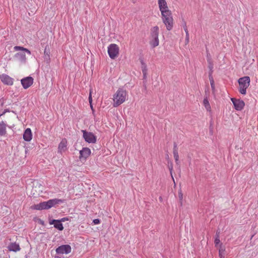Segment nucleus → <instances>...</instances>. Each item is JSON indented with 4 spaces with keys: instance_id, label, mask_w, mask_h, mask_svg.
I'll return each mask as SVG.
<instances>
[{
    "instance_id": "f257e3e1",
    "label": "nucleus",
    "mask_w": 258,
    "mask_h": 258,
    "mask_svg": "<svg viewBox=\"0 0 258 258\" xmlns=\"http://www.w3.org/2000/svg\"><path fill=\"white\" fill-rule=\"evenodd\" d=\"M127 92L125 90L119 88L113 95L112 105L113 107H117L123 103L127 99Z\"/></svg>"
},
{
    "instance_id": "f03ea898",
    "label": "nucleus",
    "mask_w": 258,
    "mask_h": 258,
    "mask_svg": "<svg viewBox=\"0 0 258 258\" xmlns=\"http://www.w3.org/2000/svg\"><path fill=\"white\" fill-rule=\"evenodd\" d=\"M60 202H61L60 200L56 199H51L46 202H43L38 204L32 205L31 206V209L36 210H47L51 208Z\"/></svg>"
},
{
    "instance_id": "7ed1b4c3",
    "label": "nucleus",
    "mask_w": 258,
    "mask_h": 258,
    "mask_svg": "<svg viewBox=\"0 0 258 258\" xmlns=\"http://www.w3.org/2000/svg\"><path fill=\"white\" fill-rule=\"evenodd\" d=\"M163 23L168 31L172 29L174 25V20L171 11L161 13Z\"/></svg>"
},
{
    "instance_id": "20e7f679",
    "label": "nucleus",
    "mask_w": 258,
    "mask_h": 258,
    "mask_svg": "<svg viewBox=\"0 0 258 258\" xmlns=\"http://www.w3.org/2000/svg\"><path fill=\"white\" fill-rule=\"evenodd\" d=\"M159 28L157 26L152 27L151 29V39L150 44L152 47H156L159 44L158 38Z\"/></svg>"
},
{
    "instance_id": "39448f33",
    "label": "nucleus",
    "mask_w": 258,
    "mask_h": 258,
    "mask_svg": "<svg viewBox=\"0 0 258 258\" xmlns=\"http://www.w3.org/2000/svg\"><path fill=\"white\" fill-rule=\"evenodd\" d=\"M238 83L239 85V92L242 94L245 95L246 93V89L249 87L250 85L249 77L248 76H245L241 78L238 80Z\"/></svg>"
},
{
    "instance_id": "423d86ee",
    "label": "nucleus",
    "mask_w": 258,
    "mask_h": 258,
    "mask_svg": "<svg viewBox=\"0 0 258 258\" xmlns=\"http://www.w3.org/2000/svg\"><path fill=\"white\" fill-rule=\"evenodd\" d=\"M107 51L109 57L111 59H115L118 56L119 47L117 44L112 43L108 46Z\"/></svg>"
},
{
    "instance_id": "0eeeda50",
    "label": "nucleus",
    "mask_w": 258,
    "mask_h": 258,
    "mask_svg": "<svg viewBox=\"0 0 258 258\" xmlns=\"http://www.w3.org/2000/svg\"><path fill=\"white\" fill-rule=\"evenodd\" d=\"M83 137L85 141L88 143H95L96 142V137L91 132H87L85 130H82Z\"/></svg>"
},
{
    "instance_id": "6e6552de",
    "label": "nucleus",
    "mask_w": 258,
    "mask_h": 258,
    "mask_svg": "<svg viewBox=\"0 0 258 258\" xmlns=\"http://www.w3.org/2000/svg\"><path fill=\"white\" fill-rule=\"evenodd\" d=\"M91 154V150L87 147L83 148L80 151V156L79 157L80 160L81 162H85L87 159L90 156Z\"/></svg>"
},
{
    "instance_id": "1a4fd4ad",
    "label": "nucleus",
    "mask_w": 258,
    "mask_h": 258,
    "mask_svg": "<svg viewBox=\"0 0 258 258\" xmlns=\"http://www.w3.org/2000/svg\"><path fill=\"white\" fill-rule=\"evenodd\" d=\"M231 100L233 104L234 108L236 110L240 111L243 109L245 103L243 100L237 99L234 98H231Z\"/></svg>"
},
{
    "instance_id": "9d476101",
    "label": "nucleus",
    "mask_w": 258,
    "mask_h": 258,
    "mask_svg": "<svg viewBox=\"0 0 258 258\" xmlns=\"http://www.w3.org/2000/svg\"><path fill=\"white\" fill-rule=\"evenodd\" d=\"M34 79L31 77H27L23 78L21 80V84L24 89H26L32 85Z\"/></svg>"
},
{
    "instance_id": "9b49d317",
    "label": "nucleus",
    "mask_w": 258,
    "mask_h": 258,
    "mask_svg": "<svg viewBox=\"0 0 258 258\" xmlns=\"http://www.w3.org/2000/svg\"><path fill=\"white\" fill-rule=\"evenodd\" d=\"M71 247L69 245H62L56 249V252L58 254H68L71 252Z\"/></svg>"
},
{
    "instance_id": "f8f14e48",
    "label": "nucleus",
    "mask_w": 258,
    "mask_h": 258,
    "mask_svg": "<svg viewBox=\"0 0 258 258\" xmlns=\"http://www.w3.org/2000/svg\"><path fill=\"white\" fill-rule=\"evenodd\" d=\"M0 80L5 85L12 86L14 84V79L7 74L0 75Z\"/></svg>"
},
{
    "instance_id": "ddd939ff",
    "label": "nucleus",
    "mask_w": 258,
    "mask_h": 258,
    "mask_svg": "<svg viewBox=\"0 0 258 258\" xmlns=\"http://www.w3.org/2000/svg\"><path fill=\"white\" fill-rule=\"evenodd\" d=\"M43 189V186L41 184L37 183L35 186L33 187L31 195L35 197L39 196L42 193Z\"/></svg>"
},
{
    "instance_id": "4468645a",
    "label": "nucleus",
    "mask_w": 258,
    "mask_h": 258,
    "mask_svg": "<svg viewBox=\"0 0 258 258\" xmlns=\"http://www.w3.org/2000/svg\"><path fill=\"white\" fill-rule=\"evenodd\" d=\"M158 5L161 13L170 11L166 0H158Z\"/></svg>"
},
{
    "instance_id": "2eb2a0df",
    "label": "nucleus",
    "mask_w": 258,
    "mask_h": 258,
    "mask_svg": "<svg viewBox=\"0 0 258 258\" xmlns=\"http://www.w3.org/2000/svg\"><path fill=\"white\" fill-rule=\"evenodd\" d=\"M68 142L66 139H62L58 145V152L60 153L66 152L67 149Z\"/></svg>"
},
{
    "instance_id": "dca6fc26",
    "label": "nucleus",
    "mask_w": 258,
    "mask_h": 258,
    "mask_svg": "<svg viewBox=\"0 0 258 258\" xmlns=\"http://www.w3.org/2000/svg\"><path fill=\"white\" fill-rule=\"evenodd\" d=\"M23 138L26 142H30L32 139V133L30 128H27L25 130Z\"/></svg>"
},
{
    "instance_id": "f3484780",
    "label": "nucleus",
    "mask_w": 258,
    "mask_h": 258,
    "mask_svg": "<svg viewBox=\"0 0 258 258\" xmlns=\"http://www.w3.org/2000/svg\"><path fill=\"white\" fill-rule=\"evenodd\" d=\"M49 224L50 225L53 224L54 227L59 230L61 231L63 229V225L59 220H52L49 221Z\"/></svg>"
},
{
    "instance_id": "a211bd4d",
    "label": "nucleus",
    "mask_w": 258,
    "mask_h": 258,
    "mask_svg": "<svg viewBox=\"0 0 258 258\" xmlns=\"http://www.w3.org/2000/svg\"><path fill=\"white\" fill-rule=\"evenodd\" d=\"M8 248L10 251H14V252H17V251H20L21 249V248H20L19 244H18L16 242H13V243H10L9 245Z\"/></svg>"
},
{
    "instance_id": "6ab92c4d",
    "label": "nucleus",
    "mask_w": 258,
    "mask_h": 258,
    "mask_svg": "<svg viewBox=\"0 0 258 258\" xmlns=\"http://www.w3.org/2000/svg\"><path fill=\"white\" fill-rule=\"evenodd\" d=\"M7 134V124L4 121L0 122V136H5Z\"/></svg>"
},
{
    "instance_id": "aec40b11",
    "label": "nucleus",
    "mask_w": 258,
    "mask_h": 258,
    "mask_svg": "<svg viewBox=\"0 0 258 258\" xmlns=\"http://www.w3.org/2000/svg\"><path fill=\"white\" fill-rule=\"evenodd\" d=\"M203 105L206 109L207 111L209 112L210 113H212V108L209 103V101L207 98H204L203 100Z\"/></svg>"
},
{
    "instance_id": "412c9836",
    "label": "nucleus",
    "mask_w": 258,
    "mask_h": 258,
    "mask_svg": "<svg viewBox=\"0 0 258 258\" xmlns=\"http://www.w3.org/2000/svg\"><path fill=\"white\" fill-rule=\"evenodd\" d=\"M44 58L47 63H49L50 62V51L49 48H47V46L45 47L44 49Z\"/></svg>"
},
{
    "instance_id": "4be33fe9",
    "label": "nucleus",
    "mask_w": 258,
    "mask_h": 258,
    "mask_svg": "<svg viewBox=\"0 0 258 258\" xmlns=\"http://www.w3.org/2000/svg\"><path fill=\"white\" fill-rule=\"evenodd\" d=\"M15 56L18 58L22 61H25L26 59V55L24 52L17 53Z\"/></svg>"
},
{
    "instance_id": "5701e85b",
    "label": "nucleus",
    "mask_w": 258,
    "mask_h": 258,
    "mask_svg": "<svg viewBox=\"0 0 258 258\" xmlns=\"http://www.w3.org/2000/svg\"><path fill=\"white\" fill-rule=\"evenodd\" d=\"M173 154L174 158L176 162H177L179 160V156H178V148H177L176 145H175L174 146Z\"/></svg>"
},
{
    "instance_id": "b1692460",
    "label": "nucleus",
    "mask_w": 258,
    "mask_h": 258,
    "mask_svg": "<svg viewBox=\"0 0 258 258\" xmlns=\"http://www.w3.org/2000/svg\"><path fill=\"white\" fill-rule=\"evenodd\" d=\"M14 49L15 51L23 50L29 54H31V52L29 50L22 46H16L14 47Z\"/></svg>"
},
{
    "instance_id": "393cba45",
    "label": "nucleus",
    "mask_w": 258,
    "mask_h": 258,
    "mask_svg": "<svg viewBox=\"0 0 258 258\" xmlns=\"http://www.w3.org/2000/svg\"><path fill=\"white\" fill-rule=\"evenodd\" d=\"M225 251V248L222 246V244H220V247L219 248V254L220 258H224V253Z\"/></svg>"
},
{
    "instance_id": "a878e982",
    "label": "nucleus",
    "mask_w": 258,
    "mask_h": 258,
    "mask_svg": "<svg viewBox=\"0 0 258 258\" xmlns=\"http://www.w3.org/2000/svg\"><path fill=\"white\" fill-rule=\"evenodd\" d=\"M214 243H215V246H217L218 244H220V238H219V235H217L216 238H215V241H214Z\"/></svg>"
},
{
    "instance_id": "bb28decb",
    "label": "nucleus",
    "mask_w": 258,
    "mask_h": 258,
    "mask_svg": "<svg viewBox=\"0 0 258 258\" xmlns=\"http://www.w3.org/2000/svg\"><path fill=\"white\" fill-rule=\"evenodd\" d=\"M92 89H90L89 96V102L90 104H91L92 102Z\"/></svg>"
},
{
    "instance_id": "cd10ccee",
    "label": "nucleus",
    "mask_w": 258,
    "mask_h": 258,
    "mask_svg": "<svg viewBox=\"0 0 258 258\" xmlns=\"http://www.w3.org/2000/svg\"><path fill=\"white\" fill-rule=\"evenodd\" d=\"M178 197H179V199L180 200L181 202H182V200L183 199V194L182 193L181 190H179L178 191Z\"/></svg>"
},
{
    "instance_id": "c85d7f7f",
    "label": "nucleus",
    "mask_w": 258,
    "mask_h": 258,
    "mask_svg": "<svg viewBox=\"0 0 258 258\" xmlns=\"http://www.w3.org/2000/svg\"><path fill=\"white\" fill-rule=\"evenodd\" d=\"M169 170L170 171V174H171V177H172V178L173 179V181L174 183H175V181H174L173 176L172 175L173 166L172 165L171 166H170L169 167Z\"/></svg>"
},
{
    "instance_id": "c756f323",
    "label": "nucleus",
    "mask_w": 258,
    "mask_h": 258,
    "mask_svg": "<svg viewBox=\"0 0 258 258\" xmlns=\"http://www.w3.org/2000/svg\"><path fill=\"white\" fill-rule=\"evenodd\" d=\"M147 69L146 68V67L144 66L142 69V72H143L144 78L146 77V76L147 74Z\"/></svg>"
},
{
    "instance_id": "7c9ffc66",
    "label": "nucleus",
    "mask_w": 258,
    "mask_h": 258,
    "mask_svg": "<svg viewBox=\"0 0 258 258\" xmlns=\"http://www.w3.org/2000/svg\"><path fill=\"white\" fill-rule=\"evenodd\" d=\"M4 104V100H0V107H2ZM5 113V112H4L3 113H0V116L3 115V114H4Z\"/></svg>"
},
{
    "instance_id": "2f4dec72",
    "label": "nucleus",
    "mask_w": 258,
    "mask_h": 258,
    "mask_svg": "<svg viewBox=\"0 0 258 258\" xmlns=\"http://www.w3.org/2000/svg\"><path fill=\"white\" fill-rule=\"evenodd\" d=\"M93 222H94V223L95 224H98L100 223V220L99 219H94L93 220Z\"/></svg>"
},
{
    "instance_id": "473e14b6",
    "label": "nucleus",
    "mask_w": 258,
    "mask_h": 258,
    "mask_svg": "<svg viewBox=\"0 0 258 258\" xmlns=\"http://www.w3.org/2000/svg\"><path fill=\"white\" fill-rule=\"evenodd\" d=\"M210 83H211V87H212V88H213V87H214V82L213 80H211V81H210Z\"/></svg>"
},
{
    "instance_id": "72a5a7b5",
    "label": "nucleus",
    "mask_w": 258,
    "mask_h": 258,
    "mask_svg": "<svg viewBox=\"0 0 258 258\" xmlns=\"http://www.w3.org/2000/svg\"><path fill=\"white\" fill-rule=\"evenodd\" d=\"M90 106H91V109L93 110V106H92V104H90Z\"/></svg>"
},
{
    "instance_id": "f704fd0d",
    "label": "nucleus",
    "mask_w": 258,
    "mask_h": 258,
    "mask_svg": "<svg viewBox=\"0 0 258 258\" xmlns=\"http://www.w3.org/2000/svg\"><path fill=\"white\" fill-rule=\"evenodd\" d=\"M54 258H60V257H59L58 256H55Z\"/></svg>"
}]
</instances>
